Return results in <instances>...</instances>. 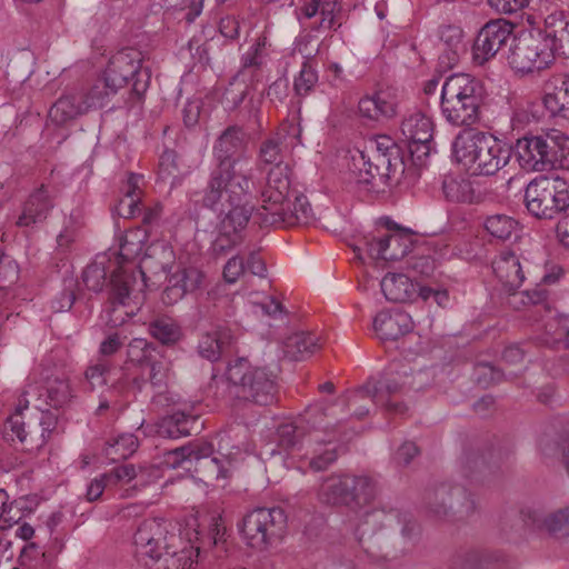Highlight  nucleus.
<instances>
[{"instance_id":"1","label":"nucleus","mask_w":569,"mask_h":569,"mask_svg":"<svg viewBox=\"0 0 569 569\" xmlns=\"http://www.w3.org/2000/svg\"><path fill=\"white\" fill-rule=\"evenodd\" d=\"M261 207L253 216L261 227H293L307 224L312 208L305 194L291 187L290 167H271L261 190Z\"/></svg>"},{"instance_id":"2","label":"nucleus","mask_w":569,"mask_h":569,"mask_svg":"<svg viewBox=\"0 0 569 569\" xmlns=\"http://www.w3.org/2000/svg\"><path fill=\"white\" fill-rule=\"evenodd\" d=\"M211 183H207L202 206L224 214L221 230L226 233L239 234L252 217L253 207L250 200L254 190L253 179L239 177L234 181H224L211 193Z\"/></svg>"},{"instance_id":"3","label":"nucleus","mask_w":569,"mask_h":569,"mask_svg":"<svg viewBox=\"0 0 569 569\" xmlns=\"http://www.w3.org/2000/svg\"><path fill=\"white\" fill-rule=\"evenodd\" d=\"M458 162L473 174L492 176L506 167L511 149L493 136L477 130H463L452 143Z\"/></svg>"},{"instance_id":"4","label":"nucleus","mask_w":569,"mask_h":569,"mask_svg":"<svg viewBox=\"0 0 569 569\" xmlns=\"http://www.w3.org/2000/svg\"><path fill=\"white\" fill-rule=\"evenodd\" d=\"M230 392L239 400L269 406L277 399V375L264 366H254L247 358L231 361L227 368Z\"/></svg>"},{"instance_id":"5","label":"nucleus","mask_w":569,"mask_h":569,"mask_svg":"<svg viewBox=\"0 0 569 569\" xmlns=\"http://www.w3.org/2000/svg\"><path fill=\"white\" fill-rule=\"evenodd\" d=\"M142 53L136 49H123L117 52L109 60L103 78L96 84H100L103 100L110 94H114L118 89L128 82H132L129 96L130 107L139 103L151 79V72L148 68H142Z\"/></svg>"},{"instance_id":"6","label":"nucleus","mask_w":569,"mask_h":569,"mask_svg":"<svg viewBox=\"0 0 569 569\" xmlns=\"http://www.w3.org/2000/svg\"><path fill=\"white\" fill-rule=\"evenodd\" d=\"M249 141L250 134L240 126H229L217 138L212 148L214 167L207 182L211 183V193L216 192L224 181H234L239 177L253 179L252 169L247 171L236 169V166L246 158Z\"/></svg>"},{"instance_id":"7","label":"nucleus","mask_w":569,"mask_h":569,"mask_svg":"<svg viewBox=\"0 0 569 569\" xmlns=\"http://www.w3.org/2000/svg\"><path fill=\"white\" fill-rule=\"evenodd\" d=\"M177 525L164 518L142 520L133 533L134 556L138 561L150 566L160 560L164 553L183 543L182 532Z\"/></svg>"},{"instance_id":"8","label":"nucleus","mask_w":569,"mask_h":569,"mask_svg":"<svg viewBox=\"0 0 569 569\" xmlns=\"http://www.w3.org/2000/svg\"><path fill=\"white\" fill-rule=\"evenodd\" d=\"M527 210L538 219H553L569 209V183L558 174L532 179L525 190Z\"/></svg>"},{"instance_id":"9","label":"nucleus","mask_w":569,"mask_h":569,"mask_svg":"<svg viewBox=\"0 0 569 569\" xmlns=\"http://www.w3.org/2000/svg\"><path fill=\"white\" fill-rule=\"evenodd\" d=\"M423 507L432 518L460 521L476 513L477 501L463 486L443 482L425 492Z\"/></svg>"},{"instance_id":"10","label":"nucleus","mask_w":569,"mask_h":569,"mask_svg":"<svg viewBox=\"0 0 569 569\" xmlns=\"http://www.w3.org/2000/svg\"><path fill=\"white\" fill-rule=\"evenodd\" d=\"M167 461L173 468L193 470L199 477L208 480L227 479L230 476V459L216 453L209 442H192L171 450Z\"/></svg>"},{"instance_id":"11","label":"nucleus","mask_w":569,"mask_h":569,"mask_svg":"<svg viewBox=\"0 0 569 569\" xmlns=\"http://www.w3.org/2000/svg\"><path fill=\"white\" fill-rule=\"evenodd\" d=\"M412 233L408 229L399 228L389 219L385 221V228L363 236L356 246L355 251L362 259L361 253L376 262L398 261L405 258L412 244Z\"/></svg>"},{"instance_id":"12","label":"nucleus","mask_w":569,"mask_h":569,"mask_svg":"<svg viewBox=\"0 0 569 569\" xmlns=\"http://www.w3.org/2000/svg\"><path fill=\"white\" fill-rule=\"evenodd\" d=\"M286 523L281 508H256L243 517L239 530L249 547L263 551L282 537Z\"/></svg>"},{"instance_id":"13","label":"nucleus","mask_w":569,"mask_h":569,"mask_svg":"<svg viewBox=\"0 0 569 569\" xmlns=\"http://www.w3.org/2000/svg\"><path fill=\"white\" fill-rule=\"evenodd\" d=\"M399 152L387 147V152H376L372 157H366L358 151L351 157L349 170L357 184L362 186L368 191L379 192L383 190L387 182L397 169Z\"/></svg>"},{"instance_id":"14","label":"nucleus","mask_w":569,"mask_h":569,"mask_svg":"<svg viewBox=\"0 0 569 569\" xmlns=\"http://www.w3.org/2000/svg\"><path fill=\"white\" fill-rule=\"evenodd\" d=\"M511 41L508 61L517 72L530 73L552 63L550 43L545 40L541 30L523 32L517 38L512 37Z\"/></svg>"},{"instance_id":"15","label":"nucleus","mask_w":569,"mask_h":569,"mask_svg":"<svg viewBox=\"0 0 569 569\" xmlns=\"http://www.w3.org/2000/svg\"><path fill=\"white\" fill-rule=\"evenodd\" d=\"M144 273L141 270H127L119 268L112 272L110 278V302L112 308L106 311L104 320L111 327L121 325L123 317L112 319L111 313L117 311V306L130 308L124 315L133 313V307H137L143 300V289L146 287L143 280Z\"/></svg>"},{"instance_id":"16","label":"nucleus","mask_w":569,"mask_h":569,"mask_svg":"<svg viewBox=\"0 0 569 569\" xmlns=\"http://www.w3.org/2000/svg\"><path fill=\"white\" fill-rule=\"evenodd\" d=\"M37 408L41 411V418L38 425L33 427L28 425V430H26L22 409L18 407L16 412L7 419L3 427L4 438L8 441H14L17 439L27 451L41 448L46 443L47 437H49L54 425L52 417L49 413H44V411H47L46 408H42L41 405H38Z\"/></svg>"},{"instance_id":"17","label":"nucleus","mask_w":569,"mask_h":569,"mask_svg":"<svg viewBox=\"0 0 569 569\" xmlns=\"http://www.w3.org/2000/svg\"><path fill=\"white\" fill-rule=\"evenodd\" d=\"M553 129L517 139L516 156L526 171L542 172L552 169Z\"/></svg>"},{"instance_id":"18","label":"nucleus","mask_w":569,"mask_h":569,"mask_svg":"<svg viewBox=\"0 0 569 569\" xmlns=\"http://www.w3.org/2000/svg\"><path fill=\"white\" fill-rule=\"evenodd\" d=\"M520 516L531 531L557 539L569 538V503L559 508L546 505L526 507L521 509Z\"/></svg>"},{"instance_id":"19","label":"nucleus","mask_w":569,"mask_h":569,"mask_svg":"<svg viewBox=\"0 0 569 569\" xmlns=\"http://www.w3.org/2000/svg\"><path fill=\"white\" fill-rule=\"evenodd\" d=\"M400 129L412 161L422 164L431 151L432 120L421 112H413L402 120Z\"/></svg>"},{"instance_id":"20","label":"nucleus","mask_w":569,"mask_h":569,"mask_svg":"<svg viewBox=\"0 0 569 569\" xmlns=\"http://www.w3.org/2000/svg\"><path fill=\"white\" fill-rule=\"evenodd\" d=\"M512 39V27L505 20H493L486 23L478 32L473 47L472 60L483 66L506 47Z\"/></svg>"},{"instance_id":"21","label":"nucleus","mask_w":569,"mask_h":569,"mask_svg":"<svg viewBox=\"0 0 569 569\" xmlns=\"http://www.w3.org/2000/svg\"><path fill=\"white\" fill-rule=\"evenodd\" d=\"M141 176L130 173L121 188L122 198L116 207L117 213L126 219L142 214L144 226H154L159 222L162 214V206L157 203L153 207L143 208L141 206Z\"/></svg>"},{"instance_id":"22","label":"nucleus","mask_w":569,"mask_h":569,"mask_svg":"<svg viewBox=\"0 0 569 569\" xmlns=\"http://www.w3.org/2000/svg\"><path fill=\"white\" fill-rule=\"evenodd\" d=\"M103 94L100 84H94L86 97L81 94H69L59 98L49 110V118L52 122L62 126L78 116L83 114L91 107L103 106Z\"/></svg>"},{"instance_id":"23","label":"nucleus","mask_w":569,"mask_h":569,"mask_svg":"<svg viewBox=\"0 0 569 569\" xmlns=\"http://www.w3.org/2000/svg\"><path fill=\"white\" fill-rule=\"evenodd\" d=\"M405 382L396 377H385L379 380H369L365 386L356 390L355 398H371L372 401L389 412L405 415L407 407L402 402L393 401V398L402 393Z\"/></svg>"},{"instance_id":"24","label":"nucleus","mask_w":569,"mask_h":569,"mask_svg":"<svg viewBox=\"0 0 569 569\" xmlns=\"http://www.w3.org/2000/svg\"><path fill=\"white\" fill-rule=\"evenodd\" d=\"M561 276L562 269L558 266L552 267L533 288L512 292L508 299L509 306L517 310L528 306H543L546 310H550L556 299L555 292L548 289V286L557 283Z\"/></svg>"},{"instance_id":"25","label":"nucleus","mask_w":569,"mask_h":569,"mask_svg":"<svg viewBox=\"0 0 569 569\" xmlns=\"http://www.w3.org/2000/svg\"><path fill=\"white\" fill-rule=\"evenodd\" d=\"M53 208L54 197L42 183L21 203V212L16 224L21 228H37L47 221Z\"/></svg>"},{"instance_id":"26","label":"nucleus","mask_w":569,"mask_h":569,"mask_svg":"<svg viewBox=\"0 0 569 569\" xmlns=\"http://www.w3.org/2000/svg\"><path fill=\"white\" fill-rule=\"evenodd\" d=\"M492 270L509 296L518 290L526 279L521 257L509 250L501 251L492 261Z\"/></svg>"},{"instance_id":"27","label":"nucleus","mask_w":569,"mask_h":569,"mask_svg":"<svg viewBox=\"0 0 569 569\" xmlns=\"http://www.w3.org/2000/svg\"><path fill=\"white\" fill-rule=\"evenodd\" d=\"M337 432L333 428L330 432L328 428L323 431L313 430L309 433V445H313L312 457L309 460L311 470L319 472L327 470L338 459L337 452Z\"/></svg>"},{"instance_id":"28","label":"nucleus","mask_w":569,"mask_h":569,"mask_svg":"<svg viewBox=\"0 0 569 569\" xmlns=\"http://www.w3.org/2000/svg\"><path fill=\"white\" fill-rule=\"evenodd\" d=\"M543 104L551 116L569 119V74L556 73L545 84Z\"/></svg>"},{"instance_id":"29","label":"nucleus","mask_w":569,"mask_h":569,"mask_svg":"<svg viewBox=\"0 0 569 569\" xmlns=\"http://www.w3.org/2000/svg\"><path fill=\"white\" fill-rule=\"evenodd\" d=\"M442 191L448 201L457 203L478 204L487 198V190L479 182L470 179L446 178Z\"/></svg>"},{"instance_id":"30","label":"nucleus","mask_w":569,"mask_h":569,"mask_svg":"<svg viewBox=\"0 0 569 569\" xmlns=\"http://www.w3.org/2000/svg\"><path fill=\"white\" fill-rule=\"evenodd\" d=\"M373 328L382 341H389L409 333L413 322L410 315L405 311H381L373 319Z\"/></svg>"},{"instance_id":"31","label":"nucleus","mask_w":569,"mask_h":569,"mask_svg":"<svg viewBox=\"0 0 569 569\" xmlns=\"http://www.w3.org/2000/svg\"><path fill=\"white\" fill-rule=\"evenodd\" d=\"M183 543L173 547L164 553L168 569H191L199 556L200 547L196 545L199 532L194 528H184Z\"/></svg>"},{"instance_id":"32","label":"nucleus","mask_w":569,"mask_h":569,"mask_svg":"<svg viewBox=\"0 0 569 569\" xmlns=\"http://www.w3.org/2000/svg\"><path fill=\"white\" fill-rule=\"evenodd\" d=\"M358 112L362 118L372 121L390 119L397 114V101L390 91L378 90L359 100Z\"/></svg>"},{"instance_id":"33","label":"nucleus","mask_w":569,"mask_h":569,"mask_svg":"<svg viewBox=\"0 0 569 569\" xmlns=\"http://www.w3.org/2000/svg\"><path fill=\"white\" fill-rule=\"evenodd\" d=\"M482 101L467 99L463 101H453L441 99V112L446 120L457 127H471L479 120L480 104Z\"/></svg>"},{"instance_id":"34","label":"nucleus","mask_w":569,"mask_h":569,"mask_svg":"<svg viewBox=\"0 0 569 569\" xmlns=\"http://www.w3.org/2000/svg\"><path fill=\"white\" fill-rule=\"evenodd\" d=\"M463 101L467 99L482 101V88L480 83L467 73H455L446 79L441 89V99Z\"/></svg>"},{"instance_id":"35","label":"nucleus","mask_w":569,"mask_h":569,"mask_svg":"<svg viewBox=\"0 0 569 569\" xmlns=\"http://www.w3.org/2000/svg\"><path fill=\"white\" fill-rule=\"evenodd\" d=\"M321 348L320 337L310 331H298L288 336L281 343L283 357L291 361H302Z\"/></svg>"},{"instance_id":"36","label":"nucleus","mask_w":569,"mask_h":569,"mask_svg":"<svg viewBox=\"0 0 569 569\" xmlns=\"http://www.w3.org/2000/svg\"><path fill=\"white\" fill-rule=\"evenodd\" d=\"M541 33L550 44L552 58L561 56L569 58V19L562 14H550L546 19L545 29Z\"/></svg>"},{"instance_id":"37","label":"nucleus","mask_w":569,"mask_h":569,"mask_svg":"<svg viewBox=\"0 0 569 569\" xmlns=\"http://www.w3.org/2000/svg\"><path fill=\"white\" fill-rule=\"evenodd\" d=\"M380 286L389 301L405 303L417 299V284L403 273H387Z\"/></svg>"},{"instance_id":"38","label":"nucleus","mask_w":569,"mask_h":569,"mask_svg":"<svg viewBox=\"0 0 569 569\" xmlns=\"http://www.w3.org/2000/svg\"><path fill=\"white\" fill-rule=\"evenodd\" d=\"M318 497L330 506H345L351 509L349 496V475H331L323 479Z\"/></svg>"},{"instance_id":"39","label":"nucleus","mask_w":569,"mask_h":569,"mask_svg":"<svg viewBox=\"0 0 569 569\" xmlns=\"http://www.w3.org/2000/svg\"><path fill=\"white\" fill-rule=\"evenodd\" d=\"M379 492L378 481L367 475H349V496L351 509L370 505Z\"/></svg>"},{"instance_id":"40","label":"nucleus","mask_w":569,"mask_h":569,"mask_svg":"<svg viewBox=\"0 0 569 569\" xmlns=\"http://www.w3.org/2000/svg\"><path fill=\"white\" fill-rule=\"evenodd\" d=\"M232 343L230 330L218 329L203 335L198 343V353L213 362L228 351Z\"/></svg>"},{"instance_id":"41","label":"nucleus","mask_w":569,"mask_h":569,"mask_svg":"<svg viewBox=\"0 0 569 569\" xmlns=\"http://www.w3.org/2000/svg\"><path fill=\"white\" fill-rule=\"evenodd\" d=\"M152 338L166 346H173L182 338L180 325L171 317L158 316L148 323Z\"/></svg>"},{"instance_id":"42","label":"nucleus","mask_w":569,"mask_h":569,"mask_svg":"<svg viewBox=\"0 0 569 569\" xmlns=\"http://www.w3.org/2000/svg\"><path fill=\"white\" fill-rule=\"evenodd\" d=\"M82 226L83 217L81 210H72L69 217L64 219L62 230L57 236L56 250L58 254L66 256L71 252Z\"/></svg>"},{"instance_id":"43","label":"nucleus","mask_w":569,"mask_h":569,"mask_svg":"<svg viewBox=\"0 0 569 569\" xmlns=\"http://www.w3.org/2000/svg\"><path fill=\"white\" fill-rule=\"evenodd\" d=\"M315 429L309 430L305 419H298L291 422H284L277 428L278 446L284 450H295L303 441L306 437Z\"/></svg>"},{"instance_id":"44","label":"nucleus","mask_w":569,"mask_h":569,"mask_svg":"<svg viewBox=\"0 0 569 569\" xmlns=\"http://www.w3.org/2000/svg\"><path fill=\"white\" fill-rule=\"evenodd\" d=\"M196 423L197 418L194 416L188 415L181 410H176L162 418L160 432L173 439L186 437L190 435Z\"/></svg>"},{"instance_id":"45","label":"nucleus","mask_w":569,"mask_h":569,"mask_svg":"<svg viewBox=\"0 0 569 569\" xmlns=\"http://www.w3.org/2000/svg\"><path fill=\"white\" fill-rule=\"evenodd\" d=\"M267 37L259 36L256 42L250 47V49L242 56L241 58V68L239 70V74L246 76L250 74L252 79L258 77V72L266 63L267 52Z\"/></svg>"},{"instance_id":"46","label":"nucleus","mask_w":569,"mask_h":569,"mask_svg":"<svg viewBox=\"0 0 569 569\" xmlns=\"http://www.w3.org/2000/svg\"><path fill=\"white\" fill-rule=\"evenodd\" d=\"M282 143L283 137L279 133L261 142L257 159L259 169L266 166L289 167L288 163L283 161Z\"/></svg>"},{"instance_id":"47","label":"nucleus","mask_w":569,"mask_h":569,"mask_svg":"<svg viewBox=\"0 0 569 569\" xmlns=\"http://www.w3.org/2000/svg\"><path fill=\"white\" fill-rule=\"evenodd\" d=\"M137 448V437L132 433H123L107 442L104 455L110 461L116 462L131 457Z\"/></svg>"},{"instance_id":"48","label":"nucleus","mask_w":569,"mask_h":569,"mask_svg":"<svg viewBox=\"0 0 569 569\" xmlns=\"http://www.w3.org/2000/svg\"><path fill=\"white\" fill-rule=\"evenodd\" d=\"M486 231L499 240H508L518 228V221L503 213L488 216L483 222Z\"/></svg>"},{"instance_id":"49","label":"nucleus","mask_w":569,"mask_h":569,"mask_svg":"<svg viewBox=\"0 0 569 569\" xmlns=\"http://www.w3.org/2000/svg\"><path fill=\"white\" fill-rule=\"evenodd\" d=\"M206 276L194 267L177 270L169 279V283H176L181 287L187 295H193L201 290Z\"/></svg>"},{"instance_id":"50","label":"nucleus","mask_w":569,"mask_h":569,"mask_svg":"<svg viewBox=\"0 0 569 569\" xmlns=\"http://www.w3.org/2000/svg\"><path fill=\"white\" fill-rule=\"evenodd\" d=\"M536 108L537 104L529 100L516 101L510 118L512 130H523L530 123L536 122L539 118Z\"/></svg>"},{"instance_id":"51","label":"nucleus","mask_w":569,"mask_h":569,"mask_svg":"<svg viewBox=\"0 0 569 569\" xmlns=\"http://www.w3.org/2000/svg\"><path fill=\"white\" fill-rule=\"evenodd\" d=\"M159 353L158 347L144 338H133L127 348L128 359L138 365H146Z\"/></svg>"},{"instance_id":"52","label":"nucleus","mask_w":569,"mask_h":569,"mask_svg":"<svg viewBox=\"0 0 569 569\" xmlns=\"http://www.w3.org/2000/svg\"><path fill=\"white\" fill-rule=\"evenodd\" d=\"M46 403L51 408H61L71 399L70 386L64 379H53L46 387Z\"/></svg>"},{"instance_id":"53","label":"nucleus","mask_w":569,"mask_h":569,"mask_svg":"<svg viewBox=\"0 0 569 569\" xmlns=\"http://www.w3.org/2000/svg\"><path fill=\"white\" fill-rule=\"evenodd\" d=\"M560 168L569 171V136L553 129L552 169Z\"/></svg>"},{"instance_id":"54","label":"nucleus","mask_w":569,"mask_h":569,"mask_svg":"<svg viewBox=\"0 0 569 569\" xmlns=\"http://www.w3.org/2000/svg\"><path fill=\"white\" fill-rule=\"evenodd\" d=\"M318 82V72L312 66V61H303L299 74L295 78L293 90L297 96H308Z\"/></svg>"},{"instance_id":"55","label":"nucleus","mask_w":569,"mask_h":569,"mask_svg":"<svg viewBox=\"0 0 569 569\" xmlns=\"http://www.w3.org/2000/svg\"><path fill=\"white\" fill-rule=\"evenodd\" d=\"M149 366V382L152 387L161 388L167 385L170 363L160 353L151 361L147 362Z\"/></svg>"},{"instance_id":"56","label":"nucleus","mask_w":569,"mask_h":569,"mask_svg":"<svg viewBox=\"0 0 569 569\" xmlns=\"http://www.w3.org/2000/svg\"><path fill=\"white\" fill-rule=\"evenodd\" d=\"M18 280V264L13 259L0 251V290L10 289Z\"/></svg>"},{"instance_id":"57","label":"nucleus","mask_w":569,"mask_h":569,"mask_svg":"<svg viewBox=\"0 0 569 569\" xmlns=\"http://www.w3.org/2000/svg\"><path fill=\"white\" fill-rule=\"evenodd\" d=\"M204 0H162L160 6L166 9H179L186 11L184 19L193 22L200 16Z\"/></svg>"},{"instance_id":"58","label":"nucleus","mask_w":569,"mask_h":569,"mask_svg":"<svg viewBox=\"0 0 569 569\" xmlns=\"http://www.w3.org/2000/svg\"><path fill=\"white\" fill-rule=\"evenodd\" d=\"M107 280V271L100 263H92L88 266L82 273V281L84 286L94 292L103 289Z\"/></svg>"},{"instance_id":"59","label":"nucleus","mask_w":569,"mask_h":569,"mask_svg":"<svg viewBox=\"0 0 569 569\" xmlns=\"http://www.w3.org/2000/svg\"><path fill=\"white\" fill-rule=\"evenodd\" d=\"M476 375L477 382L483 388L499 383L506 377L501 370L489 363H478L476 367Z\"/></svg>"},{"instance_id":"60","label":"nucleus","mask_w":569,"mask_h":569,"mask_svg":"<svg viewBox=\"0 0 569 569\" xmlns=\"http://www.w3.org/2000/svg\"><path fill=\"white\" fill-rule=\"evenodd\" d=\"M407 268L415 274L422 278L431 277L435 272V260L429 256H410L407 261Z\"/></svg>"},{"instance_id":"61","label":"nucleus","mask_w":569,"mask_h":569,"mask_svg":"<svg viewBox=\"0 0 569 569\" xmlns=\"http://www.w3.org/2000/svg\"><path fill=\"white\" fill-rule=\"evenodd\" d=\"M339 11L340 7L337 0H320L319 13L321 16V21L312 29H332L336 23V13Z\"/></svg>"},{"instance_id":"62","label":"nucleus","mask_w":569,"mask_h":569,"mask_svg":"<svg viewBox=\"0 0 569 569\" xmlns=\"http://www.w3.org/2000/svg\"><path fill=\"white\" fill-rule=\"evenodd\" d=\"M179 172L178 156L173 150H166L159 159V176L162 180L174 179Z\"/></svg>"},{"instance_id":"63","label":"nucleus","mask_w":569,"mask_h":569,"mask_svg":"<svg viewBox=\"0 0 569 569\" xmlns=\"http://www.w3.org/2000/svg\"><path fill=\"white\" fill-rule=\"evenodd\" d=\"M109 370V363L106 360H100L97 363L89 366L84 376L92 388L101 387L107 382V373Z\"/></svg>"},{"instance_id":"64","label":"nucleus","mask_w":569,"mask_h":569,"mask_svg":"<svg viewBox=\"0 0 569 569\" xmlns=\"http://www.w3.org/2000/svg\"><path fill=\"white\" fill-rule=\"evenodd\" d=\"M76 287L77 282L73 279H69L64 281V289L61 292L60 297L53 301V309L56 311H67L70 310L76 301Z\"/></svg>"}]
</instances>
